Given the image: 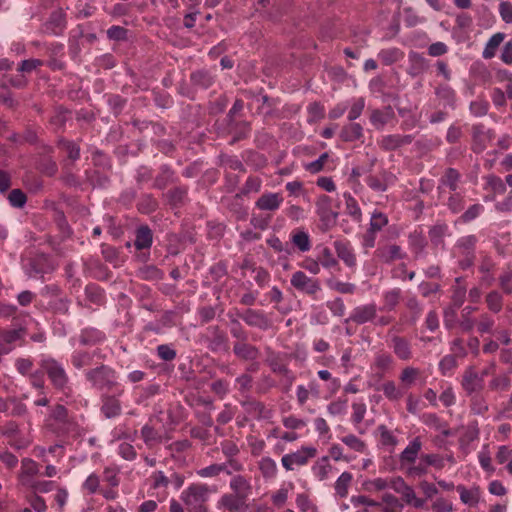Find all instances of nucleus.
Masks as SVG:
<instances>
[{"mask_svg":"<svg viewBox=\"0 0 512 512\" xmlns=\"http://www.w3.org/2000/svg\"><path fill=\"white\" fill-rule=\"evenodd\" d=\"M214 492L208 485L202 483L191 484L181 494V500L188 512H207V501Z\"/></svg>","mask_w":512,"mask_h":512,"instance_id":"obj_1","label":"nucleus"},{"mask_svg":"<svg viewBox=\"0 0 512 512\" xmlns=\"http://www.w3.org/2000/svg\"><path fill=\"white\" fill-rule=\"evenodd\" d=\"M85 377L90 382L92 388L105 394L113 391L118 385L116 371L107 365H100L89 369L86 371Z\"/></svg>","mask_w":512,"mask_h":512,"instance_id":"obj_2","label":"nucleus"},{"mask_svg":"<svg viewBox=\"0 0 512 512\" xmlns=\"http://www.w3.org/2000/svg\"><path fill=\"white\" fill-rule=\"evenodd\" d=\"M40 367L56 389L63 390L67 386L69 377L64 367L56 359L44 357L40 361Z\"/></svg>","mask_w":512,"mask_h":512,"instance_id":"obj_3","label":"nucleus"},{"mask_svg":"<svg viewBox=\"0 0 512 512\" xmlns=\"http://www.w3.org/2000/svg\"><path fill=\"white\" fill-rule=\"evenodd\" d=\"M316 213L321 221V230L327 231L335 226L338 213L332 210V200L327 195H321L316 201Z\"/></svg>","mask_w":512,"mask_h":512,"instance_id":"obj_4","label":"nucleus"},{"mask_svg":"<svg viewBox=\"0 0 512 512\" xmlns=\"http://www.w3.org/2000/svg\"><path fill=\"white\" fill-rule=\"evenodd\" d=\"M290 283L297 291L315 296L321 290V284L318 279L307 276L303 271L298 270L291 276Z\"/></svg>","mask_w":512,"mask_h":512,"instance_id":"obj_5","label":"nucleus"},{"mask_svg":"<svg viewBox=\"0 0 512 512\" xmlns=\"http://www.w3.org/2000/svg\"><path fill=\"white\" fill-rule=\"evenodd\" d=\"M317 450L314 447H302L296 452L286 454L282 457V466L291 471L294 466H303L307 464L308 460L316 456Z\"/></svg>","mask_w":512,"mask_h":512,"instance_id":"obj_6","label":"nucleus"},{"mask_svg":"<svg viewBox=\"0 0 512 512\" xmlns=\"http://www.w3.org/2000/svg\"><path fill=\"white\" fill-rule=\"evenodd\" d=\"M461 387L466 395L480 393L484 389V380L475 366H468L462 375Z\"/></svg>","mask_w":512,"mask_h":512,"instance_id":"obj_7","label":"nucleus"},{"mask_svg":"<svg viewBox=\"0 0 512 512\" xmlns=\"http://www.w3.org/2000/svg\"><path fill=\"white\" fill-rule=\"evenodd\" d=\"M237 316L241 318L248 326L266 331L273 326L272 320L261 310L246 309L238 312Z\"/></svg>","mask_w":512,"mask_h":512,"instance_id":"obj_8","label":"nucleus"},{"mask_svg":"<svg viewBox=\"0 0 512 512\" xmlns=\"http://www.w3.org/2000/svg\"><path fill=\"white\" fill-rule=\"evenodd\" d=\"M375 257L378 261L384 264H392L397 260H402L406 257V253L401 246L394 243H386L381 245L375 251Z\"/></svg>","mask_w":512,"mask_h":512,"instance_id":"obj_9","label":"nucleus"},{"mask_svg":"<svg viewBox=\"0 0 512 512\" xmlns=\"http://www.w3.org/2000/svg\"><path fill=\"white\" fill-rule=\"evenodd\" d=\"M494 138L492 130L486 129L484 125L478 124L472 127V150L475 153H482Z\"/></svg>","mask_w":512,"mask_h":512,"instance_id":"obj_10","label":"nucleus"},{"mask_svg":"<svg viewBox=\"0 0 512 512\" xmlns=\"http://www.w3.org/2000/svg\"><path fill=\"white\" fill-rule=\"evenodd\" d=\"M39 465L30 458H23L21 468L18 474V480L21 486L29 487L35 480V476L39 474Z\"/></svg>","mask_w":512,"mask_h":512,"instance_id":"obj_11","label":"nucleus"},{"mask_svg":"<svg viewBox=\"0 0 512 512\" xmlns=\"http://www.w3.org/2000/svg\"><path fill=\"white\" fill-rule=\"evenodd\" d=\"M205 339L208 344V348L212 352L227 349L228 338L225 332L222 331L218 326H210L207 329V335L205 336Z\"/></svg>","mask_w":512,"mask_h":512,"instance_id":"obj_12","label":"nucleus"},{"mask_svg":"<svg viewBox=\"0 0 512 512\" xmlns=\"http://www.w3.org/2000/svg\"><path fill=\"white\" fill-rule=\"evenodd\" d=\"M389 347L393 350L396 357L402 361H409L412 358L411 343L405 337L398 335L392 336Z\"/></svg>","mask_w":512,"mask_h":512,"instance_id":"obj_13","label":"nucleus"},{"mask_svg":"<svg viewBox=\"0 0 512 512\" xmlns=\"http://www.w3.org/2000/svg\"><path fill=\"white\" fill-rule=\"evenodd\" d=\"M377 308L374 303L357 306L353 309L350 317L345 322L352 321L356 324H364L376 317Z\"/></svg>","mask_w":512,"mask_h":512,"instance_id":"obj_14","label":"nucleus"},{"mask_svg":"<svg viewBox=\"0 0 512 512\" xmlns=\"http://www.w3.org/2000/svg\"><path fill=\"white\" fill-rule=\"evenodd\" d=\"M246 500L244 495L227 493L221 496L218 505L228 512H242L246 509Z\"/></svg>","mask_w":512,"mask_h":512,"instance_id":"obj_15","label":"nucleus"},{"mask_svg":"<svg viewBox=\"0 0 512 512\" xmlns=\"http://www.w3.org/2000/svg\"><path fill=\"white\" fill-rule=\"evenodd\" d=\"M412 141V135L390 134L383 136L378 141V145L384 151H394L402 146L411 144Z\"/></svg>","mask_w":512,"mask_h":512,"instance_id":"obj_16","label":"nucleus"},{"mask_svg":"<svg viewBox=\"0 0 512 512\" xmlns=\"http://www.w3.org/2000/svg\"><path fill=\"white\" fill-rule=\"evenodd\" d=\"M395 118V112L391 106L382 109H373L370 113V122L377 130H382L386 124Z\"/></svg>","mask_w":512,"mask_h":512,"instance_id":"obj_17","label":"nucleus"},{"mask_svg":"<svg viewBox=\"0 0 512 512\" xmlns=\"http://www.w3.org/2000/svg\"><path fill=\"white\" fill-rule=\"evenodd\" d=\"M334 248L339 259L349 268H354L357 264V258L349 242L337 240L334 242Z\"/></svg>","mask_w":512,"mask_h":512,"instance_id":"obj_18","label":"nucleus"},{"mask_svg":"<svg viewBox=\"0 0 512 512\" xmlns=\"http://www.w3.org/2000/svg\"><path fill=\"white\" fill-rule=\"evenodd\" d=\"M233 353L236 357L244 361H255L260 354L259 349L248 343V341L235 342L233 345Z\"/></svg>","mask_w":512,"mask_h":512,"instance_id":"obj_19","label":"nucleus"},{"mask_svg":"<svg viewBox=\"0 0 512 512\" xmlns=\"http://www.w3.org/2000/svg\"><path fill=\"white\" fill-rule=\"evenodd\" d=\"M266 355L265 361L274 373L288 376L290 371L279 353H276L271 348L267 347Z\"/></svg>","mask_w":512,"mask_h":512,"instance_id":"obj_20","label":"nucleus"},{"mask_svg":"<svg viewBox=\"0 0 512 512\" xmlns=\"http://www.w3.org/2000/svg\"><path fill=\"white\" fill-rule=\"evenodd\" d=\"M282 201L283 198L279 193H264L258 198L255 205L263 211H275L280 207Z\"/></svg>","mask_w":512,"mask_h":512,"instance_id":"obj_21","label":"nucleus"},{"mask_svg":"<svg viewBox=\"0 0 512 512\" xmlns=\"http://www.w3.org/2000/svg\"><path fill=\"white\" fill-rule=\"evenodd\" d=\"M101 411L106 418H113L121 413L120 401L115 397L108 394H103Z\"/></svg>","mask_w":512,"mask_h":512,"instance_id":"obj_22","label":"nucleus"},{"mask_svg":"<svg viewBox=\"0 0 512 512\" xmlns=\"http://www.w3.org/2000/svg\"><path fill=\"white\" fill-rule=\"evenodd\" d=\"M65 26V13L62 9H57L51 13L49 21L46 24V29L54 35H59L64 30Z\"/></svg>","mask_w":512,"mask_h":512,"instance_id":"obj_23","label":"nucleus"},{"mask_svg":"<svg viewBox=\"0 0 512 512\" xmlns=\"http://www.w3.org/2000/svg\"><path fill=\"white\" fill-rule=\"evenodd\" d=\"M394 364L393 356L386 351H378L374 356L373 368L379 371L380 376L392 368Z\"/></svg>","mask_w":512,"mask_h":512,"instance_id":"obj_24","label":"nucleus"},{"mask_svg":"<svg viewBox=\"0 0 512 512\" xmlns=\"http://www.w3.org/2000/svg\"><path fill=\"white\" fill-rule=\"evenodd\" d=\"M469 397V407L470 411L474 415H484L489 410V404L486 400V397L480 392L472 395H468Z\"/></svg>","mask_w":512,"mask_h":512,"instance_id":"obj_25","label":"nucleus"},{"mask_svg":"<svg viewBox=\"0 0 512 512\" xmlns=\"http://www.w3.org/2000/svg\"><path fill=\"white\" fill-rule=\"evenodd\" d=\"M460 178L461 175L456 169L447 168L440 179V185L438 186L439 192L441 193L442 186L448 187L450 191L455 192L458 188Z\"/></svg>","mask_w":512,"mask_h":512,"instance_id":"obj_26","label":"nucleus"},{"mask_svg":"<svg viewBox=\"0 0 512 512\" xmlns=\"http://www.w3.org/2000/svg\"><path fill=\"white\" fill-rule=\"evenodd\" d=\"M422 448V442L419 437L414 438L400 455L402 463H414Z\"/></svg>","mask_w":512,"mask_h":512,"instance_id":"obj_27","label":"nucleus"},{"mask_svg":"<svg viewBox=\"0 0 512 512\" xmlns=\"http://www.w3.org/2000/svg\"><path fill=\"white\" fill-rule=\"evenodd\" d=\"M456 489L459 492L460 500L462 503L469 506H475L479 502L480 490L478 487L467 489L463 485H458Z\"/></svg>","mask_w":512,"mask_h":512,"instance_id":"obj_28","label":"nucleus"},{"mask_svg":"<svg viewBox=\"0 0 512 512\" xmlns=\"http://www.w3.org/2000/svg\"><path fill=\"white\" fill-rule=\"evenodd\" d=\"M230 488L235 494L244 495L245 498H248L252 489L250 482L242 475H235L230 480Z\"/></svg>","mask_w":512,"mask_h":512,"instance_id":"obj_29","label":"nucleus"},{"mask_svg":"<svg viewBox=\"0 0 512 512\" xmlns=\"http://www.w3.org/2000/svg\"><path fill=\"white\" fill-rule=\"evenodd\" d=\"M339 136L345 142L356 141L363 136V128L358 123H350L342 128Z\"/></svg>","mask_w":512,"mask_h":512,"instance_id":"obj_30","label":"nucleus"},{"mask_svg":"<svg viewBox=\"0 0 512 512\" xmlns=\"http://www.w3.org/2000/svg\"><path fill=\"white\" fill-rule=\"evenodd\" d=\"M152 244V231L148 226H141L136 231L134 245L137 250L147 249Z\"/></svg>","mask_w":512,"mask_h":512,"instance_id":"obj_31","label":"nucleus"},{"mask_svg":"<svg viewBox=\"0 0 512 512\" xmlns=\"http://www.w3.org/2000/svg\"><path fill=\"white\" fill-rule=\"evenodd\" d=\"M258 469L265 479H273L277 474V464L270 457H263L258 462Z\"/></svg>","mask_w":512,"mask_h":512,"instance_id":"obj_32","label":"nucleus"},{"mask_svg":"<svg viewBox=\"0 0 512 512\" xmlns=\"http://www.w3.org/2000/svg\"><path fill=\"white\" fill-rule=\"evenodd\" d=\"M104 335L97 329H85L79 336V343L83 346L95 345L103 340Z\"/></svg>","mask_w":512,"mask_h":512,"instance_id":"obj_33","label":"nucleus"},{"mask_svg":"<svg viewBox=\"0 0 512 512\" xmlns=\"http://www.w3.org/2000/svg\"><path fill=\"white\" fill-rule=\"evenodd\" d=\"M505 38L504 33H496L494 34L487 42L482 56L484 59H491L495 56L497 48L503 42Z\"/></svg>","mask_w":512,"mask_h":512,"instance_id":"obj_34","label":"nucleus"},{"mask_svg":"<svg viewBox=\"0 0 512 512\" xmlns=\"http://www.w3.org/2000/svg\"><path fill=\"white\" fill-rule=\"evenodd\" d=\"M291 242L295 247L298 248L300 252H307L311 248V240L307 232L303 230H298L293 233L291 237Z\"/></svg>","mask_w":512,"mask_h":512,"instance_id":"obj_35","label":"nucleus"},{"mask_svg":"<svg viewBox=\"0 0 512 512\" xmlns=\"http://www.w3.org/2000/svg\"><path fill=\"white\" fill-rule=\"evenodd\" d=\"M226 472L227 474H231V471L227 470V464H211L207 467L201 468L196 471V474L202 478H214L217 477L220 473Z\"/></svg>","mask_w":512,"mask_h":512,"instance_id":"obj_36","label":"nucleus"},{"mask_svg":"<svg viewBox=\"0 0 512 512\" xmlns=\"http://www.w3.org/2000/svg\"><path fill=\"white\" fill-rule=\"evenodd\" d=\"M476 310L477 308L472 306H466L463 308L461 312V319L459 321V326L462 329V331L470 332L474 328L476 323L472 318V314Z\"/></svg>","mask_w":512,"mask_h":512,"instance_id":"obj_37","label":"nucleus"},{"mask_svg":"<svg viewBox=\"0 0 512 512\" xmlns=\"http://www.w3.org/2000/svg\"><path fill=\"white\" fill-rule=\"evenodd\" d=\"M141 437L148 447H153L162 442V436L149 425H145L141 429Z\"/></svg>","mask_w":512,"mask_h":512,"instance_id":"obj_38","label":"nucleus"},{"mask_svg":"<svg viewBox=\"0 0 512 512\" xmlns=\"http://www.w3.org/2000/svg\"><path fill=\"white\" fill-rule=\"evenodd\" d=\"M409 60L411 62L410 73L414 76L422 73L428 67L426 59L419 53L411 52L409 54Z\"/></svg>","mask_w":512,"mask_h":512,"instance_id":"obj_39","label":"nucleus"},{"mask_svg":"<svg viewBox=\"0 0 512 512\" xmlns=\"http://www.w3.org/2000/svg\"><path fill=\"white\" fill-rule=\"evenodd\" d=\"M344 198L347 214H349L354 221L360 222L362 220V212L357 201L349 193H345Z\"/></svg>","mask_w":512,"mask_h":512,"instance_id":"obj_40","label":"nucleus"},{"mask_svg":"<svg viewBox=\"0 0 512 512\" xmlns=\"http://www.w3.org/2000/svg\"><path fill=\"white\" fill-rule=\"evenodd\" d=\"M511 386V379L507 374L494 375L489 381L491 391H507Z\"/></svg>","mask_w":512,"mask_h":512,"instance_id":"obj_41","label":"nucleus"},{"mask_svg":"<svg viewBox=\"0 0 512 512\" xmlns=\"http://www.w3.org/2000/svg\"><path fill=\"white\" fill-rule=\"evenodd\" d=\"M352 478L353 477L351 473L343 472L336 480L335 491L339 497L344 498L347 496L348 488L351 484Z\"/></svg>","mask_w":512,"mask_h":512,"instance_id":"obj_42","label":"nucleus"},{"mask_svg":"<svg viewBox=\"0 0 512 512\" xmlns=\"http://www.w3.org/2000/svg\"><path fill=\"white\" fill-rule=\"evenodd\" d=\"M485 302L491 312L499 313L503 306V297L497 290H492L486 295Z\"/></svg>","mask_w":512,"mask_h":512,"instance_id":"obj_43","label":"nucleus"},{"mask_svg":"<svg viewBox=\"0 0 512 512\" xmlns=\"http://www.w3.org/2000/svg\"><path fill=\"white\" fill-rule=\"evenodd\" d=\"M419 376L420 370L418 368L407 366L401 371L399 379L405 387H410L415 383Z\"/></svg>","mask_w":512,"mask_h":512,"instance_id":"obj_44","label":"nucleus"},{"mask_svg":"<svg viewBox=\"0 0 512 512\" xmlns=\"http://www.w3.org/2000/svg\"><path fill=\"white\" fill-rule=\"evenodd\" d=\"M486 186L485 189H490L495 194H503L506 191V184L503 180L494 175L490 174L485 177Z\"/></svg>","mask_w":512,"mask_h":512,"instance_id":"obj_45","label":"nucleus"},{"mask_svg":"<svg viewBox=\"0 0 512 512\" xmlns=\"http://www.w3.org/2000/svg\"><path fill=\"white\" fill-rule=\"evenodd\" d=\"M379 389L383 392L385 397L391 401H397L403 396V393L396 386L394 381L384 382Z\"/></svg>","mask_w":512,"mask_h":512,"instance_id":"obj_46","label":"nucleus"},{"mask_svg":"<svg viewBox=\"0 0 512 512\" xmlns=\"http://www.w3.org/2000/svg\"><path fill=\"white\" fill-rule=\"evenodd\" d=\"M317 258L320 265L324 268H332L338 266L337 259L333 256L332 251L328 247H322Z\"/></svg>","mask_w":512,"mask_h":512,"instance_id":"obj_47","label":"nucleus"},{"mask_svg":"<svg viewBox=\"0 0 512 512\" xmlns=\"http://www.w3.org/2000/svg\"><path fill=\"white\" fill-rule=\"evenodd\" d=\"M401 298V290L399 288H394L390 291H387L384 296V310L391 311L393 310L399 303Z\"/></svg>","mask_w":512,"mask_h":512,"instance_id":"obj_48","label":"nucleus"},{"mask_svg":"<svg viewBox=\"0 0 512 512\" xmlns=\"http://www.w3.org/2000/svg\"><path fill=\"white\" fill-rule=\"evenodd\" d=\"M478 460L483 470L489 474L494 473L495 468L492 465V459L488 445H484L482 447V450L478 454Z\"/></svg>","mask_w":512,"mask_h":512,"instance_id":"obj_49","label":"nucleus"},{"mask_svg":"<svg viewBox=\"0 0 512 512\" xmlns=\"http://www.w3.org/2000/svg\"><path fill=\"white\" fill-rule=\"evenodd\" d=\"M230 334L233 338L237 340L236 342L248 341L247 331L243 328L241 323L235 318H232L230 321Z\"/></svg>","mask_w":512,"mask_h":512,"instance_id":"obj_50","label":"nucleus"},{"mask_svg":"<svg viewBox=\"0 0 512 512\" xmlns=\"http://www.w3.org/2000/svg\"><path fill=\"white\" fill-rule=\"evenodd\" d=\"M477 242V238L474 235L464 236L459 239L457 247L461 249L464 255H474V249Z\"/></svg>","mask_w":512,"mask_h":512,"instance_id":"obj_51","label":"nucleus"},{"mask_svg":"<svg viewBox=\"0 0 512 512\" xmlns=\"http://www.w3.org/2000/svg\"><path fill=\"white\" fill-rule=\"evenodd\" d=\"M191 80L194 85L208 88L213 83V77L207 71H196L192 73Z\"/></svg>","mask_w":512,"mask_h":512,"instance_id":"obj_52","label":"nucleus"},{"mask_svg":"<svg viewBox=\"0 0 512 512\" xmlns=\"http://www.w3.org/2000/svg\"><path fill=\"white\" fill-rule=\"evenodd\" d=\"M341 441L356 452L363 453L366 450L365 442L353 434L342 437Z\"/></svg>","mask_w":512,"mask_h":512,"instance_id":"obj_53","label":"nucleus"},{"mask_svg":"<svg viewBox=\"0 0 512 512\" xmlns=\"http://www.w3.org/2000/svg\"><path fill=\"white\" fill-rule=\"evenodd\" d=\"M139 277L144 280H160L163 278V273L153 265H147L139 269Z\"/></svg>","mask_w":512,"mask_h":512,"instance_id":"obj_54","label":"nucleus"},{"mask_svg":"<svg viewBox=\"0 0 512 512\" xmlns=\"http://www.w3.org/2000/svg\"><path fill=\"white\" fill-rule=\"evenodd\" d=\"M455 282H456V285L453 287L452 301H453V305L456 308H459L462 306V304L465 301L466 287L460 285L461 278H456Z\"/></svg>","mask_w":512,"mask_h":512,"instance_id":"obj_55","label":"nucleus"},{"mask_svg":"<svg viewBox=\"0 0 512 512\" xmlns=\"http://www.w3.org/2000/svg\"><path fill=\"white\" fill-rule=\"evenodd\" d=\"M82 488L88 494H95L100 491V477L96 473H91L83 482Z\"/></svg>","mask_w":512,"mask_h":512,"instance_id":"obj_56","label":"nucleus"},{"mask_svg":"<svg viewBox=\"0 0 512 512\" xmlns=\"http://www.w3.org/2000/svg\"><path fill=\"white\" fill-rule=\"evenodd\" d=\"M262 186L261 178L257 176H250L246 180L245 184L242 187L241 193L243 195H247L250 193H258Z\"/></svg>","mask_w":512,"mask_h":512,"instance_id":"obj_57","label":"nucleus"},{"mask_svg":"<svg viewBox=\"0 0 512 512\" xmlns=\"http://www.w3.org/2000/svg\"><path fill=\"white\" fill-rule=\"evenodd\" d=\"M388 224L387 216L379 211H375L370 220L369 229L375 232L380 231L384 226Z\"/></svg>","mask_w":512,"mask_h":512,"instance_id":"obj_58","label":"nucleus"},{"mask_svg":"<svg viewBox=\"0 0 512 512\" xmlns=\"http://www.w3.org/2000/svg\"><path fill=\"white\" fill-rule=\"evenodd\" d=\"M447 206L453 213H459L464 208V198L460 193H457L456 191L453 192L448 200H447Z\"/></svg>","mask_w":512,"mask_h":512,"instance_id":"obj_59","label":"nucleus"},{"mask_svg":"<svg viewBox=\"0 0 512 512\" xmlns=\"http://www.w3.org/2000/svg\"><path fill=\"white\" fill-rule=\"evenodd\" d=\"M436 95L449 106H453L455 101V93L448 85H440L436 89Z\"/></svg>","mask_w":512,"mask_h":512,"instance_id":"obj_60","label":"nucleus"},{"mask_svg":"<svg viewBox=\"0 0 512 512\" xmlns=\"http://www.w3.org/2000/svg\"><path fill=\"white\" fill-rule=\"evenodd\" d=\"M187 195V190L183 187H175L167 192L166 197L170 204L178 205L181 204Z\"/></svg>","mask_w":512,"mask_h":512,"instance_id":"obj_61","label":"nucleus"},{"mask_svg":"<svg viewBox=\"0 0 512 512\" xmlns=\"http://www.w3.org/2000/svg\"><path fill=\"white\" fill-rule=\"evenodd\" d=\"M499 286L505 294H512V268L503 271L499 276Z\"/></svg>","mask_w":512,"mask_h":512,"instance_id":"obj_62","label":"nucleus"},{"mask_svg":"<svg viewBox=\"0 0 512 512\" xmlns=\"http://www.w3.org/2000/svg\"><path fill=\"white\" fill-rule=\"evenodd\" d=\"M173 179V172L164 167L161 170V173L156 177L154 181V186L158 189H164Z\"/></svg>","mask_w":512,"mask_h":512,"instance_id":"obj_63","label":"nucleus"},{"mask_svg":"<svg viewBox=\"0 0 512 512\" xmlns=\"http://www.w3.org/2000/svg\"><path fill=\"white\" fill-rule=\"evenodd\" d=\"M431 508L434 512H452L453 504L443 497H439L432 502Z\"/></svg>","mask_w":512,"mask_h":512,"instance_id":"obj_64","label":"nucleus"}]
</instances>
